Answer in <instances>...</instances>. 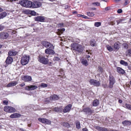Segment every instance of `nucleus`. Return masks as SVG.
Segmentation results:
<instances>
[{
  "label": "nucleus",
  "instance_id": "7c9ffc66",
  "mask_svg": "<svg viewBox=\"0 0 131 131\" xmlns=\"http://www.w3.org/2000/svg\"><path fill=\"white\" fill-rule=\"evenodd\" d=\"M62 125L66 127L69 128L70 127V124L66 122H64L62 123Z\"/></svg>",
  "mask_w": 131,
  "mask_h": 131
},
{
  "label": "nucleus",
  "instance_id": "774afa93",
  "mask_svg": "<svg viewBox=\"0 0 131 131\" xmlns=\"http://www.w3.org/2000/svg\"><path fill=\"white\" fill-rule=\"evenodd\" d=\"M122 102V100L119 99L118 100V102L120 103H121Z\"/></svg>",
  "mask_w": 131,
  "mask_h": 131
},
{
  "label": "nucleus",
  "instance_id": "de8ad7c7",
  "mask_svg": "<svg viewBox=\"0 0 131 131\" xmlns=\"http://www.w3.org/2000/svg\"><path fill=\"white\" fill-rule=\"evenodd\" d=\"M8 103V101L7 100H4L3 101V103L4 105H7Z\"/></svg>",
  "mask_w": 131,
  "mask_h": 131
},
{
  "label": "nucleus",
  "instance_id": "69168bd1",
  "mask_svg": "<svg viewBox=\"0 0 131 131\" xmlns=\"http://www.w3.org/2000/svg\"><path fill=\"white\" fill-rule=\"evenodd\" d=\"M96 8H90V10H95Z\"/></svg>",
  "mask_w": 131,
  "mask_h": 131
},
{
  "label": "nucleus",
  "instance_id": "5701e85b",
  "mask_svg": "<svg viewBox=\"0 0 131 131\" xmlns=\"http://www.w3.org/2000/svg\"><path fill=\"white\" fill-rule=\"evenodd\" d=\"M117 71L119 73L123 74L125 73L124 70L119 67H117L116 68Z\"/></svg>",
  "mask_w": 131,
  "mask_h": 131
},
{
  "label": "nucleus",
  "instance_id": "9d476101",
  "mask_svg": "<svg viewBox=\"0 0 131 131\" xmlns=\"http://www.w3.org/2000/svg\"><path fill=\"white\" fill-rule=\"evenodd\" d=\"M41 44L43 46L48 48H52V47H53V46L50 43L46 41H42L41 42Z\"/></svg>",
  "mask_w": 131,
  "mask_h": 131
},
{
  "label": "nucleus",
  "instance_id": "2f4dec72",
  "mask_svg": "<svg viewBox=\"0 0 131 131\" xmlns=\"http://www.w3.org/2000/svg\"><path fill=\"white\" fill-rule=\"evenodd\" d=\"M75 124L76 125V127L78 129H79L80 128V123L78 121H76Z\"/></svg>",
  "mask_w": 131,
  "mask_h": 131
},
{
  "label": "nucleus",
  "instance_id": "ea45409f",
  "mask_svg": "<svg viewBox=\"0 0 131 131\" xmlns=\"http://www.w3.org/2000/svg\"><path fill=\"white\" fill-rule=\"evenodd\" d=\"M45 121L44 124H47L49 125L51 124V121L45 118Z\"/></svg>",
  "mask_w": 131,
  "mask_h": 131
},
{
  "label": "nucleus",
  "instance_id": "6e6d98bb",
  "mask_svg": "<svg viewBox=\"0 0 131 131\" xmlns=\"http://www.w3.org/2000/svg\"><path fill=\"white\" fill-rule=\"evenodd\" d=\"M122 21V20L120 19L119 20H116V21L117 23V24L118 25L119 24L121 23V22Z\"/></svg>",
  "mask_w": 131,
  "mask_h": 131
},
{
  "label": "nucleus",
  "instance_id": "72a5a7b5",
  "mask_svg": "<svg viewBox=\"0 0 131 131\" xmlns=\"http://www.w3.org/2000/svg\"><path fill=\"white\" fill-rule=\"evenodd\" d=\"M51 99L54 100H57L59 99V97L57 95L54 94L52 96Z\"/></svg>",
  "mask_w": 131,
  "mask_h": 131
},
{
  "label": "nucleus",
  "instance_id": "37998d69",
  "mask_svg": "<svg viewBox=\"0 0 131 131\" xmlns=\"http://www.w3.org/2000/svg\"><path fill=\"white\" fill-rule=\"evenodd\" d=\"M123 45L124 48L125 49H127L128 47V45L126 43H123Z\"/></svg>",
  "mask_w": 131,
  "mask_h": 131
},
{
  "label": "nucleus",
  "instance_id": "412c9836",
  "mask_svg": "<svg viewBox=\"0 0 131 131\" xmlns=\"http://www.w3.org/2000/svg\"><path fill=\"white\" fill-rule=\"evenodd\" d=\"M81 62L83 65L85 66H88L89 64L87 60L84 58L82 59Z\"/></svg>",
  "mask_w": 131,
  "mask_h": 131
},
{
  "label": "nucleus",
  "instance_id": "e2e57ef3",
  "mask_svg": "<svg viewBox=\"0 0 131 131\" xmlns=\"http://www.w3.org/2000/svg\"><path fill=\"white\" fill-rule=\"evenodd\" d=\"M110 7H107L105 8V10L106 11H107L110 9Z\"/></svg>",
  "mask_w": 131,
  "mask_h": 131
},
{
  "label": "nucleus",
  "instance_id": "4d7b16f0",
  "mask_svg": "<svg viewBox=\"0 0 131 131\" xmlns=\"http://www.w3.org/2000/svg\"><path fill=\"white\" fill-rule=\"evenodd\" d=\"M95 4L96 6H99L100 5V3L98 2L94 3L92 4Z\"/></svg>",
  "mask_w": 131,
  "mask_h": 131
},
{
  "label": "nucleus",
  "instance_id": "a878e982",
  "mask_svg": "<svg viewBox=\"0 0 131 131\" xmlns=\"http://www.w3.org/2000/svg\"><path fill=\"white\" fill-rule=\"evenodd\" d=\"M122 124L124 126H129L131 125V121L125 120L123 121Z\"/></svg>",
  "mask_w": 131,
  "mask_h": 131
},
{
  "label": "nucleus",
  "instance_id": "393cba45",
  "mask_svg": "<svg viewBox=\"0 0 131 131\" xmlns=\"http://www.w3.org/2000/svg\"><path fill=\"white\" fill-rule=\"evenodd\" d=\"M18 83L17 82L15 81H13L11 82L8 84L7 85V86L8 87H11L16 85Z\"/></svg>",
  "mask_w": 131,
  "mask_h": 131
},
{
  "label": "nucleus",
  "instance_id": "6ab92c4d",
  "mask_svg": "<svg viewBox=\"0 0 131 131\" xmlns=\"http://www.w3.org/2000/svg\"><path fill=\"white\" fill-rule=\"evenodd\" d=\"M121 43L118 41L115 42L114 45V48L115 49L118 50L120 48Z\"/></svg>",
  "mask_w": 131,
  "mask_h": 131
},
{
  "label": "nucleus",
  "instance_id": "b1692460",
  "mask_svg": "<svg viewBox=\"0 0 131 131\" xmlns=\"http://www.w3.org/2000/svg\"><path fill=\"white\" fill-rule=\"evenodd\" d=\"M99 104V101L97 99L94 100L92 102L93 106H94L96 107L98 106Z\"/></svg>",
  "mask_w": 131,
  "mask_h": 131
},
{
  "label": "nucleus",
  "instance_id": "f03ea898",
  "mask_svg": "<svg viewBox=\"0 0 131 131\" xmlns=\"http://www.w3.org/2000/svg\"><path fill=\"white\" fill-rule=\"evenodd\" d=\"M37 59L40 62L43 64H48L50 66L52 63L51 62H48L49 59L47 58H46L41 55H39Z\"/></svg>",
  "mask_w": 131,
  "mask_h": 131
},
{
  "label": "nucleus",
  "instance_id": "4468645a",
  "mask_svg": "<svg viewBox=\"0 0 131 131\" xmlns=\"http://www.w3.org/2000/svg\"><path fill=\"white\" fill-rule=\"evenodd\" d=\"M37 87L36 85H31L26 86L25 88V89L28 91H31L34 90L36 89Z\"/></svg>",
  "mask_w": 131,
  "mask_h": 131
},
{
  "label": "nucleus",
  "instance_id": "c03bdc74",
  "mask_svg": "<svg viewBox=\"0 0 131 131\" xmlns=\"http://www.w3.org/2000/svg\"><path fill=\"white\" fill-rule=\"evenodd\" d=\"M95 128L98 131H101L102 127H100L99 126H96L95 127Z\"/></svg>",
  "mask_w": 131,
  "mask_h": 131
},
{
  "label": "nucleus",
  "instance_id": "8fccbe9b",
  "mask_svg": "<svg viewBox=\"0 0 131 131\" xmlns=\"http://www.w3.org/2000/svg\"><path fill=\"white\" fill-rule=\"evenodd\" d=\"M109 24L110 25H113L115 24L114 21H111L109 22Z\"/></svg>",
  "mask_w": 131,
  "mask_h": 131
},
{
  "label": "nucleus",
  "instance_id": "ddd939ff",
  "mask_svg": "<svg viewBox=\"0 0 131 131\" xmlns=\"http://www.w3.org/2000/svg\"><path fill=\"white\" fill-rule=\"evenodd\" d=\"M0 37L2 39H6L8 37V34L5 32H2L0 33Z\"/></svg>",
  "mask_w": 131,
  "mask_h": 131
},
{
  "label": "nucleus",
  "instance_id": "13d9d810",
  "mask_svg": "<svg viewBox=\"0 0 131 131\" xmlns=\"http://www.w3.org/2000/svg\"><path fill=\"white\" fill-rule=\"evenodd\" d=\"M4 28L3 26L0 25V31L2 30Z\"/></svg>",
  "mask_w": 131,
  "mask_h": 131
},
{
  "label": "nucleus",
  "instance_id": "6e6552de",
  "mask_svg": "<svg viewBox=\"0 0 131 131\" xmlns=\"http://www.w3.org/2000/svg\"><path fill=\"white\" fill-rule=\"evenodd\" d=\"M54 48V46H53V47H52V48H49L46 49L45 50V53L49 55H53L55 53L54 51L53 50Z\"/></svg>",
  "mask_w": 131,
  "mask_h": 131
},
{
  "label": "nucleus",
  "instance_id": "680f3d73",
  "mask_svg": "<svg viewBox=\"0 0 131 131\" xmlns=\"http://www.w3.org/2000/svg\"><path fill=\"white\" fill-rule=\"evenodd\" d=\"M83 131H88V129L86 128H85L82 129Z\"/></svg>",
  "mask_w": 131,
  "mask_h": 131
},
{
  "label": "nucleus",
  "instance_id": "c756f323",
  "mask_svg": "<svg viewBox=\"0 0 131 131\" xmlns=\"http://www.w3.org/2000/svg\"><path fill=\"white\" fill-rule=\"evenodd\" d=\"M7 15V13L4 12L0 14V19L3 18Z\"/></svg>",
  "mask_w": 131,
  "mask_h": 131
},
{
  "label": "nucleus",
  "instance_id": "39448f33",
  "mask_svg": "<svg viewBox=\"0 0 131 131\" xmlns=\"http://www.w3.org/2000/svg\"><path fill=\"white\" fill-rule=\"evenodd\" d=\"M109 81L108 84L109 87L112 89L113 87V85L115 82V80L114 78L111 74L109 76Z\"/></svg>",
  "mask_w": 131,
  "mask_h": 131
},
{
  "label": "nucleus",
  "instance_id": "1a4fd4ad",
  "mask_svg": "<svg viewBox=\"0 0 131 131\" xmlns=\"http://www.w3.org/2000/svg\"><path fill=\"white\" fill-rule=\"evenodd\" d=\"M89 82L91 85H93L97 87L100 86V81L93 79H91L89 81Z\"/></svg>",
  "mask_w": 131,
  "mask_h": 131
},
{
  "label": "nucleus",
  "instance_id": "0eeeda50",
  "mask_svg": "<svg viewBox=\"0 0 131 131\" xmlns=\"http://www.w3.org/2000/svg\"><path fill=\"white\" fill-rule=\"evenodd\" d=\"M4 110L6 112L9 113H14L16 111V110L14 108L8 106L4 107Z\"/></svg>",
  "mask_w": 131,
  "mask_h": 131
},
{
  "label": "nucleus",
  "instance_id": "79ce46f5",
  "mask_svg": "<svg viewBox=\"0 0 131 131\" xmlns=\"http://www.w3.org/2000/svg\"><path fill=\"white\" fill-rule=\"evenodd\" d=\"M79 39L78 38H75L74 39H73L72 40L71 42H77V43H79Z\"/></svg>",
  "mask_w": 131,
  "mask_h": 131
},
{
  "label": "nucleus",
  "instance_id": "3c124183",
  "mask_svg": "<svg viewBox=\"0 0 131 131\" xmlns=\"http://www.w3.org/2000/svg\"><path fill=\"white\" fill-rule=\"evenodd\" d=\"M129 3V1H126L125 3L124 4V6H126Z\"/></svg>",
  "mask_w": 131,
  "mask_h": 131
},
{
  "label": "nucleus",
  "instance_id": "cd10ccee",
  "mask_svg": "<svg viewBox=\"0 0 131 131\" xmlns=\"http://www.w3.org/2000/svg\"><path fill=\"white\" fill-rule=\"evenodd\" d=\"M57 34L59 35H60L63 33V32L65 31V29L62 28L60 29H58L57 30Z\"/></svg>",
  "mask_w": 131,
  "mask_h": 131
},
{
  "label": "nucleus",
  "instance_id": "aec40b11",
  "mask_svg": "<svg viewBox=\"0 0 131 131\" xmlns=\"http://www.w3.org/2000/svg\"><path fill=\"white\" fill-rule=\"evenodd\" d=\"M21 115L20 114L18 113H14L12 114L10 116L11 118H15L20 117Z\"/></svg>",
  "mask_w": 131,
  "mask_h": 131
},
{
  "label": "nucleus",
  "instance_id": "58836bf2",
  "mask_svg": "<svg viewBox=\"0 0 131 131\" xmlns=\"http://www.w3.org/2000/svg\"><path fill=\"white\" fill-rule=\"evenodd\" d=\"M101 25V22H96L94 24V26L96 27H98Z\"/></svg>",
  "mask_w": 131,
  "mask_h": 131
},
{
  "label": "nucleus",
  "instance_id": "c85d7f7f",
  "mask_svg": "<svg viewBox=\"0 0 131 131\" xmlns=\"http://www.w3.org/2000/svg\"><path fill=\"white\" fill-rule=\"evenodd\" d=\"M60 72H61V73L62 75H59L58 76L60 77L61 78H66V76H64L65 74L63 72V70L61 69L60 70Z\"/></svg>",
  "mask_w": 131,
  "mask_h": 131
},
{
  "label": "nucleus",
  "instance_id": "a211bd4d",
  "mask_svg": "<svg viewBox=\"0 0 131 131\" xmlns=\"http://www.w3.org/2000/svg\"><path fill=\"white\" fill-rule=\"evenodd\" d=\"M13 61V58L9 56L8 57L5 61V62L7 64H11Z\"/></svg>",
  "mask_w": 131,
  "mask_h": 131
},
{
  "label": "nucleus",
  "instance_id": "09e8293b",
  "mask_svg": "<svg viewBox=\"0 0 131 131\" xmlns=\"http://www.w3.org/2000/svg\"><path fill=\"white\" fill-rule=\"evenodd\" d=\"M107 129L104 127H102L101 131H108Z\"/></svg>",
  "mask_w": 131,
  "mask_h": 131
},
{
  "label": "nucleus",
  "instance_id": "c9c22d12",
  "mask_svg": "<svg viewBox=\"0 0 131 131\" xmlns=\"http://www.w3.org/2000/svg\"><path fill=\"white\" fill-rule=\"evenodd\" d=\"M107 50L110 52H111L113 50V48L110 46L109 45H107L106 46Z\"/></svg>",
  "mask_w": 131,
  "mask_h": 131
},
{
  "label": "nucleus",
  "instance_id": "f704fd0d",
  "mask_svg": "<svg viewBox=\"0 0 131 131\" xmlns=\"http://www.w3.org/2000/svg\"><path fill=\"white\" fill-rule=\"evenodd\" d=\"M86 14L88 16L90 17H93L95 15L94 13L89 12H86Z\"/></svg>",
  "mask_w": 131,
  "mask_h": 131
},
{
  "label": "nucleus",
  "instance_id": "0e129e2a",
  "mask_svg": "<svg viewBox=\"0 0 131 131\" xmlns=\"http://www.w3.org/2000/svg\"><path fill=\"white\" fill-rule=\"evenodd\" d=\"M72 13L73 14H77L78 13V12L76 11H73L72 12Z\"/></svg>",
  "mask_w": 131,
  "mask_h": 131
},
{
  "label": "nucleus",
  "instance_id": "7ed1b4c3",
  "mask_svg": "<svg viewBox=\"0 0 131 131\" xmlns=\"http://www.w3.org/2000/svg\"><path fill=\"white\" fill-rule=\"evenodd\" d=\"M82 111L87 116H90L94 113V110L93 109L88 107L83 108Z\"/></svg>",
  "mask_w": 131,
  "mask_h": 131
},
{
  "label": "nucleus",
  "instance_id": "49530a36",
  "mask_svg": "<svg viewBox=\"0 0 131 131\" xmlns=\"http://www.w3.org/2000/svg\"><path fill=\"white\" fill-rule=\"evenodd\" d=\"M60 60V59L59 57H55L53 59V60L54 61H59Z\"/></svg>",
  "mask_w": 131,
  "mask_h": 131
},
{
  "label": "nucleus",
  "instance_id": "338daca9",
  "mask_svg": "<svg viewBox=\"0 0 131 131\" xmlns=\"http://www.w3.org/2000/svg\"><path fill=\"white\" fill-rule=\"evenodd\" d=\"M20 85L21 87H23L25 85V84L24 83H23V84H20Z\"/></svg>",
  "mask_w": 131,
  "mask_h": 131
},
{
  "label": "nucleus",
  "instance_id": "052dcab7",
  "mask_svg": "<svg viewBox=\"0 0 131 131\" xmlns=\"http://www.w3.org/2000/svg\"><path fill=\"white\" fill-rule=\"evenodd\" d=\"M63 23L59 24H58V26L59 27H63Z\"/></svg>",
  "mask_w": 131,
  "mask_h": 131
},
{
  "label": "nucleus",
  "instance_id": "864d4df0",
  "mask_svg": "<svg viewBox=\"0 0 131 131\" xmlns=\"http://www.w3.org/2000/svg\"><path fill=\"white\" fill-rule=\"evenodd\" d=\"M128 54L131 57V48L128 50Z\"/></svg>",
  "mask_w": 131,
  "mask_h": 131
},
{
  "label": "nucleus",
  "instance_id": "4c0bfd02",
  "mask_svg": "<svg viewBox=\"0 0 131 131\" xmlns=\"http://www.w3.org/2000/svg\"><path fill=\"white\" fill-rule=\"evenodd\" d=\"M120 63L121 64L125 66H128L127 63L125 62L123 60H121L120 61Z\"/></svg>",
  "mask_w": 131,
  "mask_h": 131
},
{
  "label": "nucleus",
  "instance_id": "f3484780",
  "mask_svg": "<svg viewBox=\"0 0 131 131\" xmlns=\"http://www.w3.org/2000/svg\"><path fill=\"white\" fill-rule=\"evenodd\" d=\"M63 110L62 108V106H60L58 107H55L54 108L53 110V111L56 112H62Z\"/></svg>",
  "mask_w": 131,
  "mask_h": 131
},
{
  "label": "nucleus",
  "instance_id": "f8f14e48",
  "mask_svg": "<svg viewBox=\"0 0 131 131\" xmlns=\"http://www.w3.org/2000/svg\"><path fill=\"white\" fill-rule=\"evenodd\" d=\"M72 105L71 104H69L66 106L62 110L63 112L64 113H66L69 112L71 110L72 107Z\"/></svg>",
  "mask_w": 131,
  "mask_h": 131
},
{
  "label": "nucleus",
  "instance_id": "dca6fc26",
  "mask_svg": "<svg viewBox=\"0 0 131 131\" xmlns=\"http://www.w3.org/2000/svg\"><path fill=\"white\" fill-rule=\"evenodd\" d=\"M22 79L25 82L29 81L32 80V78L30 76L25 75L22 77Z\"/></svg>",
  "mask_w": 131,
  "mask_h": 131
},
{
  "label": "nucleus",
  "instance_id": "423d86ee",
  "mask_svg": "<svg viewBox=\"0 0 131 131\" xmlns=\"http://www.w3.org/2000/svg\"><path fill=\"white\" fill-rule=\"evenodd\" d=\"M29 59V56L26 55L23 56L21 59V63L23 65H26L28 62Z\"/></svg>",
  "mask_w": 131,
  "mask_h": 131
},
{
  "label": "nucleus",
  "instance_id": "9b49d317",
  "mask_svg": "<svg viewBox=\"0 0 131 131\" xmlns=\"http://www.w3.org/2000/svg\"><path fill=\"white\" fill-rule=\"evenodd\" d=\"M41 5V2L37 1H36L34 2L33 3H32V6L31 7L36 8L40 7Z\"/></svg>",
  "mask_w": 131,
  "mask_h": 131
},
{
  "label": "nucleus",
  "instance_id": "f257e3e1",
  "mask_svg": "<svg viewBox=\"0 0 131 131\" xmlns=\"http://www.w3.org/2000/svg\"><path fill=\"white\" fill-rule=\"evenodd\" d=\"M71 50H74L80 53H82L84 48L82 46L76 43H72L70 46Z\"/></svg>",
  "mask_w": 131,
  "mask_h": 131
},
{
  "label": "nucleus",
  "instance_id": "5fc2aeb1",
  "mask_svg": "<svg viewBox=\"0 0 131 131\" xmlns=\"http://www.w3.org/2000/svg\"><path fill=\"white\" fill-rule=\"evenodd\" d=\"M31 14L32 15L35 16L36 15V13L34 11H32L31 13Z\"/></svg>",
  "mask_w": 131,
  "mask_h": 131
},
{
  "label": "nucleus",
  "instance_id": "a18cd8bd",
  "mask_svg": "<svg viewBox=\"0 0 131 131\" xmlns=\"http://www.w3.org/2000/svg\"><path fill=\"white\" fill-rule=\"evenodd\" d=\"M48 86V85L47 84H45L43 83H42L41 84V86L42 88H46Z\"/></svg>",
  "mask_w": 131,
  "mask_h": 131
},
{
  "label": "nucleus",
  "instance_id": "a19ab883",
  "mask_svg": "<svg viewBox=\"0 0 131 131\" xmlns=\"http://www.w3.org/2000/svg\"><path fill=\"white\" fill-rule=\"evenodd\" d=\"M45 120V118H39L38 119L39 121L43 123H44Z\"/></svg>",
  "mask_w": 131,
  "mask_h": 131
},
{
  "label": "nucleus",
  "instance_id": "20e7f679",
  "mask_svg": "<svg viewBox=\"0 0 131 131\" xmlns=\"http://www.w3.org/2000/svg\"><path fill=\"white\" fill-rule=\"evenodd\" d=\"M20 4L23 6L26 7H31L32 6V2L30 1H21Z\"/></svg>",
  "mask_w": 131,
  "mask_h": 131
},
{
  "label": "nucleus",
  "instance_id": "2eb2a0df",
  "mask_svg": "<svg viewBox=\"0 0 131 131\" xmlns=\"http://www.w3.org/2000/svg\"><path fill=\"white\" fill-rule=\"evenodd\" d=\"M45 19V17L44 16H38L35 18V20L41 22H43Z\"/></svg>",
  "mask_w": 131,
  "mask_h": 131
},
{
  "label": "nucleus",
  "instance_id": "e433bc0d",
  "mask_svg": "<svg viewBox=\"0 0 131 131\" xmlns=\"http://www.w3.org/2000/svg\"><path fill=\"white\" fill-rule=\"evenodd\" d=\"M125 107L123 106V107L126 108L131 110V105L128 104L127 103L125 104Z\"/></svg>",
  "mask_w": 131,
  "mask_h": 131
},
{
  "label": "nucleus",
  "instance_id": "4be33fe9",
  "mask_svg": "<svg viewBox=\"0 0 131 131\" xmlns=\"http://www.w3.org/2000/svg\"><path fill=\"white\" fill-rule=\"evenodd\" d=\"M17 53V52L11 50L8 52V54L10 56H15Z\"/></svg>",
  "mask_w": 131,
  "mask_h": 131
},
{
  "label": "nucleus",
  "instance_id": "603ef678",
  "mask_svg": "<svg viewBox=\"0 0 131 131\" xmlns=\"http://www.w3.org/2000/svg\"><path fill=\"white\" fill-rule=\"evenodd\" d=\"M123 12V10L121 9H119L117 11V12L118 13H121Z\"/></svg>",
  "mask_w": 131,
  "mask_h": 131
},
{
  "label": "nucleus",
  "instance_id": "bf43d9fd",
  "mask_svg": "<svg viewBox=\"0 0 131 131\" xmlns=\"http://www.w3.org/2000/svg\"><path fill=\"white\" fill-rule=\"evenodd\" d=\"M102 86L104 88H106L107 86V85L106 84H102Z\"/></svg>",
  "mask_w": 131,
  "mask_h": 131
},
{
  "label": "nucleus",
  "instance_id": "bb28decb",
  "mask_svg": "<svg viewBox=\"0 0 131 131\" xmlns=\"http://www.w3.org/2000/svg\"><path fill=\"white\" fill-rule=\"evenodd\" d=\"M90 45L92 46H96V41L94 39H92L90 41Z\"/></svg>",
  "mask_w": 131,
  "mask_h": 131
},
{
  "label": "nucleus",
  "instance_id": "473e14b6",
  "mask_svg": "<svg viewBox=\"0 0 131 131\" xmlns=\"http://www.w3.org/2000/svg\"><path fill=\"white\" fill-rule=\"evenodd\" d=\"M100 74L102 73L103 71V69L101 66H99L98 67V68L97 71Z\"/></svg>",
  "mask_w": 131,
  "mask_h": 131
}]
</instances>
